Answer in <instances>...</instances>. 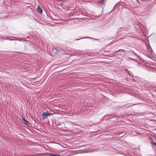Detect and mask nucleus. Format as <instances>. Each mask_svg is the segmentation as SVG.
<instances>
[{
	"mask_svg": "<svg viewBox=\"0 0 156 156\" xmlns=\"http://www.w3.org/2000/svg\"><path fill=\"white\" fill-rule=\"evenodd\" d=\"M55 50L57 51H59L61 50H63L60 47H58L56 48H55Z\"/></svg>",
	"mask_w": 156,
	"mask_h": 156,
	"instance_id": "4",
	"label": "nucleus"
},
{
	"mask_svg": "<svg viewBox=\"0 0 156 156\" xmlns=\"http://www.w3.org/2000/svg\"><path fill=\"white\" fill-rule=\"evenodd\" d=\"M51 115V114L48 113L47 112H43L42 114V115L44 119L46 118L48 116Z\"/></svg>",
	"mask_w": 156,
	"mask_h": 156,
	"instance_id": "1",
	"label": "nucleus"
},
{
	"mask_svg": "<svg viewBox=\"0 0 156 156\" xmlns=\"http://www.w3.org/2000/svg\"><path fill=\"white\" fill-rule=\"evenodd\" d=\"M37 11L40 13L41 14L42 12V9L41 7L38 5L37 8Z\"/></svg>",
	"mask_w": 156,
	"mask_h": 156,
	"instance_id": "2",
	"label": "nucleus"
},
{
	"mask_svg": "<svg viewBox=\"0 0 156 156\" xmlns=\"http://www.w3.org/2000/svg\"><path fill=\"white\" fill-rule=\"evenodd\" d=\"M122 51L123 52H125V51L124 50H123V49H120V50H119L118 51Z\"/></svg>",
	"mask_w": 156,
	"mask_h": 156,
	"instance_id": "7",
	"label": "nucleus"
},
{
	"mask_svg": "<svg viewBox=\"0 0 156 156\" xmlns=\"http://www.w3.org/2000/svg\"><path fill=\"white\" fill-rule=\"evenodd\" d=\"M154 144L156 146V143H154Z\"/></svg>",
	"mask_w": 156,
	"mask_h": 156,
	"instance_id": "8",
	"label": "nucleus"
},
{
	"mask_svg": "<svg viewBox=\"0 0 156 156\" xmlns=\"http://www.w3.org/2000/svg\"><path fill=\"white\" fill-rule=\"evenodd\" d=\"M105 0H101L98 2V3L101 4V5L104 4Z\"/></svg>",
	"mask_w": 156,
	"mask_h": 156,
	"instance_id": "5",
	"label": "nucleus"
},
{
	"mask_svg": "<svg viewBox=\"0 0 156 156\" xmlns=\"http://www.w3.org/2000/svg\"><path fill=\"white\" fill-rule=\"evenodd\" d=\"M22 119L24 121V123L26 125L28 126L29 124H30V123H29V122L25 120V118L24 117H22Z\"/></svg>",
	"mask_w": 156,
	"mask_h": 156,
	"instance_id": "3",
	"label": "nucleus"
},
{
	"mask_svg": "<svg viewBox=\"0 0 156 156\" xmlns=\"http://www.w3.org/2000/svg\"><path fill=\"white\" fill-rule=\"evenodd\" d=\"M50 156H60L59 155H58V154H56V155L52 154V155H50Z\"/></svg>",
	"mask_w": 156,
	"mask_h": 156,
	"instance_id": "6",
	"label": "nucleus"
}]
</instances>
